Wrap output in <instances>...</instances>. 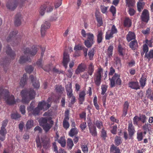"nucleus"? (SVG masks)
<instances>
[{"instance_id": "nucleus-1", "label": "nucleus", "mask_w": 153, "mask_h": 153, "mask_svg": "<svg viewBox=\"0 0 153 153\" xmlns=\"http://www.w3.org/2000/svg\"><path fill=\"white\" fill-rule=\"evenodd\" d=\"M35 94V92L33 89H27L22 90L21 92V95L22 97V102L28 103L30 100L34 98Z\"/></svg>"}, {"instance_id": "nucleus-2", "label": "nucleus", "mask_w": 153, "mask_h": 153, "mask_svg": "<svg viewBox=\"0 0 153 153\" xmlns=\"http://www.w3.org/2000/svg\"><path fill=\"white\" fill-rule=\"evenodd\" d=\"M3 88L2 86H0V98L2 97L5 99L8 105H13L15 104L16 101L14 96L12 95L10 96L9 91L3 89Z\"/></svg>"}, {"instance_id": "nucleus-3", "label": "nucleus", "mask_w": 153, "mask_h": 153, "mask_svg": "<svg viewBox=\"0 0 153 153\" xmlns=\"http://www.w3.org/2000/svg\"><path fill=\"white\" fill-rule=\"evenodd\" d=\"M36 141L38 147L40 149L42 147V145L43 148L47 149L51 146L50 139L45 136L41 137V141L39 136L36 137Z\"/></svg>"}, {"instance_id": "nucleus-4", "label": "nucleus", "mask_w": 153, "mask_h": 153, "mask_svg": "<svg viewBox=\"0 0 153 153\" xmlns=\"http://www.w3.org/2000/svg\"><path fill=\"white\" fill-rule=\"evenodd\" d=\"M18 33L16 30L11 32L7 37L6 40L7 42H10L12 46H15L18 45L21 42L20 36H16Z\"/></svg>"}, {"instance_id": "nucleus-5", "label": "nucleus", "mask_w": 153, "mask_h": 153, "mask_svg": "<svg viewBox=\"0 0 153 153\" xmlns=\"http://www.w3.org/2000/svg\"><path fill=\"white\" fill-rule=\"evenodd\" d=\"M50 120V118L44 117L42 118L40 120V125L42 127L43 129L46 133L49 131L51 128L52 127L54 124V122L52 120H51L49 121V123H48V121Z\"/></svg>"}, {"instance_id": "nucleus-6", "label": "nucleus", "mask_w": 153, "mask_h": 153, "mask_svg": "<svg viewBox=\"0 0 153 153\" xmlns=\"http://www.w3.org/2000/svg\"><path fill=\"white\" fill-rule=\"evenodd\" d=\"M103 69L101 67H99L95 71L94 75V82L96 85L99 86L101 82L103 75Z\"/></svg>"}, {"instance_id": "nucleus-7", "label": "nucleus", "mask_w": 153, "mask_h": 153, "mask_svg": "<svg viewBox=\"0 0 153 153\" xmlns=\"http://www.w3.org/2000/svg\"><path fill=\"white\" fill-rule=\"evenodd\" d=\"M23 53L25 55H28L33 56L35 55L37 51H38V49L37 46L33 45L31 47L29 45H25L22 49Z\"/></svg>"}, {"instance_id": "nucleus-8", "label": "nucleus", "mask_w": 153, "mask_h": 153, "mask_svg": "<svg viewBox=\"0 0 153 153\" xmlns=\"http://www.w3.org/2000/svg\"><path fill=\"white\" fill-rule=\"evenodd\" d=\"M27 0H8L6 4V7L7 9L11 10H14L17 7L18 4L20 2L22 5L24 2Z\"/></svg>"}, {"instance_id": "nucleus-9", "label": "nucleus", "mask_w": 153, "mask_h": 153, "mask_svg": "<svg viewBox=\"0 0 153 153\" xmlns=\"http://www.w3.org/2000/svg\"><path fill=\"white\" fill-rule=\"evenodd\" d=\"M120 75L115 73L111 78H109L110 81V86L111 88H113L115 86V85H120L121 84V80L120 78Z\"/></svg>"}, {"instance_id": "nucleus-10", "label": "nucleus", "mask_w": 153, "mask_h": 153, "mask_svg": "<svg viewBox=\"0 0 153 153\" xmlns=\"http://www.w3.org/2000/svg\"><path fill=\"white\" fill-rule=\"evenodd\" d=\"M118 30L114 25H113L110 30L106 32L105 38L106 40H109L114 37V34H117Z\"/></svg>"}, {"instance_id": "nucleus-11", "label": "nucleus", "mask_w": 153, "mask_h": 153, "mask_svg": "<svg viewBox=\"0 0 153 153\" xmlns=\"http://www.w3.org/2000/svg\"><path fill=\"white\" fill-rule=\"evenodd\" d=\"M50 23L48 21H45L44 24H42L41 28V32L42 37L45 36L46 30L50 27Z\"/></svg>"}, {"instance_id": "nucleus-12", "label": "nucleus", "mask_w": 153, "mask_h": 153, "mask_svg": "<svg viewBox=\"0 0 153 153\" xmlns=\"http://www.w3.org/2000/svg\"><path fill=\"white\" fill-rule=\"evenodd\" d=\"M87 69V65L84 63H81L79 64L75 71V73L79 74L81 73L84 72Z\"/></svg>"}, {"instance_id": "nucleus-13", "label": "nucleus", "mask_w": 153, "mask_h": 153, "mask_svg": "<svg viewBox=\"0 0 153 153\" xmlns=\"http://www.w3.org/2000/svg\"><path fill=\"white\" fill-rule=\"evenodd\" d=\"M7 54L12 59H14L16 56L15 52L13 51L9 45L4 48Z\"/></svg>"}, {"instance_id": "nucleus-14", "label": "nucleus", "mask_w": 153, "mask_h": 153, "mask_svg": "<svg viewBox=\"0 0 153 153\" xmlns=\"http://www.w3.org/2000/svg\"><path fill=\"white\" fill-rule=\"evenodd\" d=\"M152 125L148 122H146L142 126V129L143 131V133L146 134L147 133L150 134V132L152 131Z\"/></svg>"}, {"instance_id": "nucleus-15", "label": "nucleus", "mask_w": 153, "mask_h": 153, "mask_svg": "<svg viewBox=\"0 0 153 153\" xmlns=\"http://www.w3.org/2000/svg\"><path fill=\"white\" fill-rule=\"evenodd\" d=\"M23 20V17L20 13H17L15 17L14 23L16 26H19L21 24Z\"/></svg>"}, {"instance_id": "nucleus-16", "label": "nucleus", "mask_w": 153, "mask_h": 153, "mask_svg": "<svg viewBox=\"0 0 153 153\" xmlns=\"http://www.w3.org/2000/svg\"><path fill=\"white\" fill-rule=\"evenodd\" d=\"M38 107L40 109L45 111L48 110L51 106V104L47 103L46 102L43 101L38 103Z\"/></svg>"}, {"instance_id": "nucleus-17", "label": "nucleus", "mask_w": 153, "mask_h": 153, "mask_svg": "<svg viewBox=\"0 0 153 153\" xmlns=\"http://www.w3.org/2000/svg\"><path fill=\"white\" fill-rule=\"evenodd\" d=\"M141 18L142 20L145 22H147L149 19V14L148 10L144 9L143 11Z\"/></svg>"}, {"instance_id": "nucleus-18", "label": "nucleus", "mask_w": 153, "mask_h": 153, "mask_svg": "<svg viewBox=\"0 0 153 153\" xmlns=\"http://www.w3.org/2000/svg\"><path fill=\"white\" fill-rule=\"evenodd\" d=\"M65 88L67 97L68 99H70L71 98V96L74 95L71 84H67Z\"/></svg>"}, {"instance_id": "nucleus-19", "label": "nucleus", "mask_w": 153, "mask_h": 153, "mask_svg": "<svg viewBox=\"0 0 153 153\" xmlns=\"http://www.w3.org/2000/svg\"><path fill=\"white\" fill-rule=\"evenodd\" d=\"M128 87L132 89L137 90L140 89L138 82L137 81H130L128 83Z\"/></svg>"}, {"instance_id": "nucleus-20", "label": "nucleus", "mask_w": 153, "mask_h": 153, "mask_svg": "<svg viewBox=\"0 0 153 153\" xmlns=\"http://www.w3.org/2000/svg\"><path fill=\"white\" fill-rule=\"evenodd\" d=\"M129 106V102L128 101H125L123 105V113L122 114L123 117H125L127 114Z\"/></svg>"}, {"instance_id": "nucleus-21", "label": "nucleus", "mask_w": 153, "mask_h": 153, "mask_svg": "<svg viewBox=\"0 0 153 153\" xmlns=\"http://www.w3.org/2000/svg\"><path fill=\"white\" fill-rule=\"evenodd\" d=\"M95 16L98 23L97 24V26L99 27L102 25L103 22L100 13L98 11H96L95 13Z\"/></svg>"}, {"instance_id": "nucleus-22", "label": "nucleus", "mask_w": 153, "mask_h": 153, "mask_svg": "<svg viewBox=\"0 0 153 153\" xmlns=\"http://www.w3.org/2000/svg\"><path fill=\"white\" fill-rule=\"evenodd\" d=\"M87 72L88 75L91 76L94 71V65L92 62H90L87 66Z\"/></svg>"}, {"instance_id": "nucleus-23", "label": "nucleus", "mask_w": 153, "mask_h": 153, "mask_svg": "<svg viewBox=\"0 0 153 153\" xmlns=\"http://www.w3.org/2000/svg\"><path fill=\"white\" fill-rule=\"evenodd\" d=\"M30 78L34 87L36 88H38L39 87L40 85L38 81L37 80L36 78L32 75L30 76Z\"/></svg>"}, {"instance_id": "nucleus-24", "label": "nucleus", "mask_w": 153, "mask_h": 153, "mask_svg": "<svg viewBox=\"0 0 153 153\" xmlns=\"http://www.w3.org/2000/svg\"><path fill=\"white\" fill-rule=\"evenodd\" d=\"M86 94L85 91L84 90L82 91L79 92L78 100L80 104H82L85 101Z\"/></svg>"}, {"instance_id": "nucleus-25", "label": "nucleus", "mask_w": 153, "mask_h": 153, "mask_svg": "<svg viewBox=\"0 0 153 153\" xmlns=\"http://www.w3.org/2000/svg\"><path fill=\"white\" fill-rule=\"evenodd\" d=\"M64 57L63 61V66L65 68H67V65L70 60L68 54L65 52L64 53Z\"/></svg>"}, {"instance_id": "nucleus-26", "label": "nucleus", "mask_w": 153, "mask_h": 153, "mask_svg": "<svg viewBox=\"0 0 153 153\" xmlns=\"http://www.w3.org/2000/svg\"><path fill=\"white\" fill-rule=\"evenodd\" d=\"M7 133V131L6 128H1L0 130V140L2 141L5 139V137Z\"/></svg>"}, {"instance_id": "nucleus-27", "label": "nucleus", "mask_w": 153, "mask_h": 153, "mask_svg": "<svg viewBox=\"0 0 153 153\" xmlns=\"http://www.w3.org/2000/svg\"><path fill=\"white\" fill-rule=\"evenodd\" d=\"M128 131L130 138L133 135L135 132L134 127L131 123H129L128 125Z\"/></svg>"}, {"instance_id": "nucleus-28", "label": "nucleus", "mask_w": 153, "mask_h": 153, "mask_svg": "<svg viewBox=\"0 0 153 153\" xmlns=\"http://www.w3.org/2000/svg\"><path fill=\"white\" fill-rule=\"evenodd\" d=\"M147 80V76L145 74H143L142 75L139 82L141 87L143 88L145 85L146 81Z\"/></svg>"}, {"instance_id": "nucleus-29", "label": "nucleus", "mask_w": 153, "mask_h": 153, "mask_svg": "<svg viewBox=\"0 0 153 153\" xmlns=\"http://www.w3.org/2000/svg\"><path fill=\"white\" fill-rule=\"evenodd\" d=\"M97 37V42L98 44H99L102 42L103 36V33L102 30L98 31Z\"/></svg>"}, {"instance_id": "nucleus-30", "label": "nucleus", "mask_w": 153, "mask_h": 153, "mask_svg": "<svg viewBox=\"0 0 153 153\" xmlns=\"http://www.w3.org/2000/svg\"><path fill=\"white\" fill-rule=\"evenodd\" d=\"M130 48L133 50H135L138 47L137 42L136 40L131 41L129 43Z\"/></svg>"}, {"instance_id": "nucleus-31", "label": "nucleus", "mask_w": 153, "mask_h": 153, "mask_svg": "<svg viewBox=\"0 0 153 153\" xmlns=\"http://www.w3.org/2000/svg\"><path fill=\"white\" fill-rule=\"evenodd\" d=\"M31 60L29 57L28 56L27 57L23 56L20 57L19 62L21 64H23L26 62H30Z\"/></svg>"}, {"instance_id": "nucleus-32", "label": "nucleus", "mask_w": 153, "mask_h": 153, "mask_svg": "<svg viewBox=\"0 0 153 153\" xmlns=\"http://www.w3.org/2000/svg\"><path fill=\"white\" fill-rule=\"evenodd\" d=\"M146 95L147 97L151 100H153V90L148 88L146 92Z\"/></svg>"}, {"instance_id": "nucleus-33", "label": "nucleus", "mask_w": 153, "mask_h": 153, "mask_svg": "<svg viewBox=\"0 0 153 153\" xmlns=\"http://www.w3.org/2000/svg\"><path fill=\"white\" fill-rule=\"evenodd\" d=\"M78 132V131L77 128L76 127L71 128L68 133L69 135L73 137L76 135Z\"/></svg>"}, {"instance_id": "nucleus-34", "label": "nucleus", "mask_w": 153, "mask_h": 153, "mask_svg": "<svg viewBox=\"0 0 153 153\" xmlns=\"http://www.w3.org/2000/svg\"><path fill=\"white\" fill-rule=\"evenodd\" d=\"M131 20L128 17L126 18L124 20L123 26L125 27H130L131 25Z\"/></svg>"}, {"instance_id": "nucleus-35", "label": "nucleus", "mask_w": 153, "mask_h": 153, "mask_svg": "<svg viewBox=\"0 0 153 153\" xmlns=\"http://www.w3.org/2000/svg\"><path fill=\"white\" fill-rule=\"evenodd\" d=\"M145 57L148 59V61H150L151 59L153 58V50H150L149 52L145 53Z\"/></svg>"}, {"instance_id": "nucleus-36", "label": "nucleus", "mask_w": 153, "mask_h": 153, "mask_svg": "<svg viewBox=\"0 0 153 153\" xmlns=\"http://www.w3.org/2000/svg\"><path fill=\"white\" fill-rule=\"evenodd\" d=\"M135 38V35L134 33L129 32L127 35L126 39L128 42L134 39Z\"/></svg>"}, {"instance_id": "nucleus-37", "label": "nucleus", "mask_w": 153, "mask_h": 153, "mask_svg": "<svg viewBox=\"0 0 153 153\" xmlns=\"http://www.w3.org/2000/svg\"><path fill=\"white\" fill-rule=\"evenodd\" d=\"M27 77L26 74H23V76L21 78L20 82V85L23 87L27 83Z\"/></svg>"}, {"instance_id": "nucleus-38", "label": "nucleus", "mask_w": 153, "mask_h": 153, "mask_svg": "<svg viewBox=\"0 0 153 153\" xmlns=\"http://www.w3.org/2000/svg\"><path fill=\"white\" fill-rule=\"evenodd\" d=\"M89 132L93 137H96L97 135V132L96 127L95 126H93L92 127L89 128Z\"/></svg>"}, {"instance_id": "nucleus-39", "label": "nucleus", "mask_w": 153, "mask_h": 153, "mask_svg": "<svg viewBox=\"0 0 153 153\" xmlns=\"http://www.w3.org/2000/svg\"><path fill=\"white\" fill-rule=\"evenodd\" d=\"M118 52L119 55L122 56H124L125 54V50L123 48L121 45L119 44L118 46Z\"/></svg>"}, {"instance_id": "nucleus-40", "label": "nucleus", "mask_w": 153, "mask_h": 153, "mask_svg": "<svg viewBox=\"0 0 153 153\" xmlns=\"http://www.w3.org/2000/svg\"><path fill=\"white\" fill-rule=\"evenodd\" d=\"M94 41H91L88 40H85L84 43L85 45L88 48H89L91 47L94 43Z\"/></svg>"}, {"instance_id": "nucleus-41", "label": "nucleus", "mask_w": 153, "mask_h": 153, "mask_svg": "<svg viewBox=\"0 0 153 153\" xmlns=\"http://www.w3.org/2000/svg\"><path fill=\"white\" fill-rule=\"evenodd\" d=\"M114 143L115 145L117 146L121 144L122 141L121 137L116 136L115 138Z\"/></svg>"}, {"instance_id": "nucleus-42", "label": "nucleus", "mask_w": 153, "mask_h": 153, "mask_svg": "<svg viewBox=\"0 0 153 153\" xmlns=\"http://www.w3.org/2000/svg\"><path fill=\"white\" fill-rule=\"evenodd\" d=\"M41 110L40 109V108L39 107L38 105L37 107L34 108L32 111L30 112L34 115L36 116L39 114V112Z\"/></svg>"}, {"instance_id": "nucleus-43", "label": "nucleus", "mask_w": 153, "mask_h": 153, "mask_svg": "<svg viewBox=\"0 0 153 153\" xmlns=\"http://www.w3.org/2000/svg\"><path fill=\"white\" fill-rule=\"evenodd\" d=\"M46 4H44L42 5L40 7L39 12V14L41 16H43L44 15L45 11L46 10Z\"/></svg>"}, {"instance_id": "nucleus-44", "label": "nucleus", "mask_w": 153, "mask_h": 153, "mask_svg": "<svg viewBox=\"0 0 153 153\" xmlns=\"http://www.w3.org/2000/svg\"><path fill=\"white\" fill-rule=\"evenodd\" d=\"M94 123L98 128L100 129L103 126L102 122L100 120H96Z\"/></svg>"}, {"instance_id": "nucleus-45", "label": "nucleus", "mask_w": 153, "mask_h": 153, "mask_svg": "<svg viewBox=\"0 0 153 153\" xmlns=\"http://www.w3.org/2000/svg\"><path fill=\"white\" fill-rule=\"evenodd\" d=\"M58 142L60 144L62 147H65L66 145V140L64 137H61L58 140Z\"/></svg>"}, {"instance_id": "nucleus-46", "label": "nucleus", "mask_w": 153, "mask_h": 153, "mask_svg": "<svg viewBox=\"0 0 153 153\" xmlns=\"http://www.w3.org/2000/svg\"><path fill=\"white\" fill-rule=\"evenodd\" d=\"M107 136L106 131L105 130V128L103 127L101 131V137L103 140H105Z\"/></svg>"}, {"instance_id": "nucleus-47", "label": "nucleus", "mask_w": 153, "mask_h": 153, "mask_svg": "<svg viewBox=\"0 0 153 153\" xmlns=\"http://www.w3.org/2000/svg\"><path fill=\"white\" fill-rule=\"evenodd\" d=\"M110 149L111 151L113 153H120V150L114 144L111 146Z\"/></svg>"}, {"instance_id": "nucleus-48", "label": "nucleus", "mask_w": 153, "mask_h": 153, "mask_svg": "<svg viewBox=\"0 0 153 153\" xmlns=\"http://www.w3.org/2000/svg\"><path fill=\"white\" fill-rule=\"evenodd\" d=\"M67 145L69 149H71L74 146V143L72 140L70 138L68 139L67 142Z\"/></svg>"}, {"instance_id": "nucleus-49", "label": "nucleus", "mask_w": 153, "mask_h": 153, "mask_svg": "<svg viewBox=\"0 0 153 153\" xmlns=\"http://www.w3.org/2000/svg\"><path fill=\"white\" fill-rule=\"evenodd\" d=\"M64 88L62 85H56L55 88L56 92L60 94H62L63 93L64 90Z\"/></svg>"}, {"instance_id": "nucleus-50", "label": "nucleus", "mask_w": 153, "mask_h": 153, "mask_svg": "<svg viewBox=\"0 0 153 153\" xmlns=\"http://www.w3.org/2000/svg\"><path fill=\"white\" fill-rule=\"evenodd\" d=\"M44 4H46V6L47 7H46V10L47 13L50 12L53 10V6L50 5L49 3H47Z\"/></svg>"}, {"instance_id": "nucleus-51", "label": "nucleus", "mask_w": 153, "mask_h": 153, "mask_svg": "<svg viewBox=\"0 0 153 153\" xmlns=\"http://www.w3.org/2000/svg\"><path fill=\"white\" fill-rule=\"evenodd\" d=\"M126 6L130 7H133L135 5V2L133 0H126Z\"/></svg>"}, {"instance_id": "nucleus-52", "label": "nucleus", "mask_w": 153, "mask_h": 153, "mask_svg": "<svg viewBox=\"0 0 153 153\" xmlns=\"http://www.w3.org/2000/svg\"><path fill=\"white\" fill-rule=\"evenodd\" d=\"M11 118L12 119H15V120H17L18 119L20 118L21 116L20 114L16 112L12 114H11Z\"/></svg>"}, {"instance_id": "nucleus-53", "label": "nucleus", "mask_w": 153, "mask_h": 153, "mask_svg": "<svg viewBox=\"0 0 153 153\" xmlns=\"http://www.w3.org/2000/svg\"><path fill=\"white\" fill-rule=\"evenodd\" d=\"M110 132L114 134H115L117 133V125H115L113 126H110Z\"/></svg>"}, {"instance_id": "nucleus-54", "label": "nucleus", "mask_w": 153, "mask_h": 153, "mask_svg": "<svg viewBox=\"0 0 153 153\" xmlns=\"http://www.w3.org/2000/svg\"><path fill=\"white\" fill-rule=\"evenodd\" d=\"M114 60L116 65L117 66L118 68L121 67V63L120 58L118 57H116L114 59Z\"/></svg>"}, {"instance_id": "nucleus-55", "label": "nucleus", "mask_w": 153, "mask_h": 153, "mask_svg": "<svg viewBox=\"0 0 153 153\" xmlns=\"http://www.w3.org/2000/svg\"><path fill=\"white\" fill-rule=\"evenodd\" d=\"M108 86L105 85H102L101 86V93L102 95H104L107 91Z\"/></svg>"}, {"instance_id": "nucleus-56", "label": "nucleus", "mask_w": 153, "mask_h": 153, "mask_svg": "<svg viewBox=\"0 0 153 153\" xmlns=\"http://www.w3.org/2000/svg\"><path fill=\"white\" fill-rule=\"evenodd\" d=\"M113 49V46L112 45H110L108 48L107 54L109 57L112 56Z\"/></svg>"}, {"instance_id": "nucleus-57", "label": "nucleus", "mask_w": 153, "mask_h": 153, "mask_svg": "<svg viewBox=\"0 0 153 153\" xmlns=\"http://www.w3.org/2000/svg\"><path fill=\"white\" fill-rule=\"evenodd\" d=\"M33 121L32 120H28L26 124V126L27 128H31L33 126Z\"/></svg>"}, {"instance_id": "nucleus-58", "label": "nucleus", "mask_w": 153, "mask_h": 153, "mask_svg": "<svg viewBox=\"0 0 153 153\" xmlns=\"http://www.w3.org/2000/svg\"><path fill=\"white\" fill-rule=\"evenodd\" d=\"M87 39L86 40H88L91 41H94V36L93 33H87Z\"/></svg>"}, {"instance_id": "nucleus-59", "label": "nucleus", "mask_w": 153, "mask_h": 153, "mask_svg": "<svg viewBox=\"0 0 153 153\" xmlns=\"http://www.w3.org/2000/svg\"><path fill=\"white\" fill-rule=\"evenodd\" d=\"M140 121H141L143 123H145L146 122L147 117L145 115L142 114L140 116Z\"/></svg>"}, {"instance_id": "nucleus-60", "label": "nucleus", "mask_w": 153, "mask_h": 153, "mask_svg": "<svg viewBox=\"0 0 153 153\" xmlns=\"http://www.w3.org/2000/svg\"><path fill=\"white\" fill-rule=\"evenodd\" d=\"M128 11L131 16H134L136 12V11L135 10L131 7L128 8Z\"/></svg>"}, {"instance_id": "nucleus-61", "label": "nucleus", "mask_w": 153, "mask_h": 153, "mask_svg": "<svg viewBox=\"0 0 153 153\" xmlns=\"http://www.w3.org/2000/svg\"><path fill=\"white\" fill-rule=\"evenodd\" d=\"M140 121L139 117L136 116L134 117L133 119V123L134 125H137L139 124V122Z\"/></svg>"}, {"instance_id": "nucleus-62", "label": "nucleus", "mask_w": 153, "mask_h": 153, "mask_svg": "<svg viewBox=\"0 0 153 153\" xmlns=\"http://www.w3.org/2000/svg\"><path fill=\"white\" fill-rule=\"evenodd\" d=\"M143 134L142 132H138L137 133V138L138 141H141L143 138Z\"/></svg>"}, {"instance_id": "nucleus-63", "label": "nucleus", "mask_w": 153, "mask_h": 153, "mask_svg": "<svg viewBox=\"0 0 153 153\" xmlns=\"http://www.w3.org/2000/svg\"><path fill=\"white\" fill-rule=\"evenodd\" d=\"M110 11L111 13L113 16H116V9L115 7L113 5L111 6L110 9Z\"/></svg>"}, {"instance_id": "nucleus-64", "label": "nucleus", "mask_w": 153, "mask_h": 153, "mask_svg": "<svg viewBox=\"0 0 153 153\" xmlns=\"http://www.w3.org/2000/svg\"><path fill=\"white\" fill-rule=\"evenodd\" d=\"M25 70L27 72L30 73L33 71V68L31 65H29L26 67Z\"/></svg>"}]
</instances>
